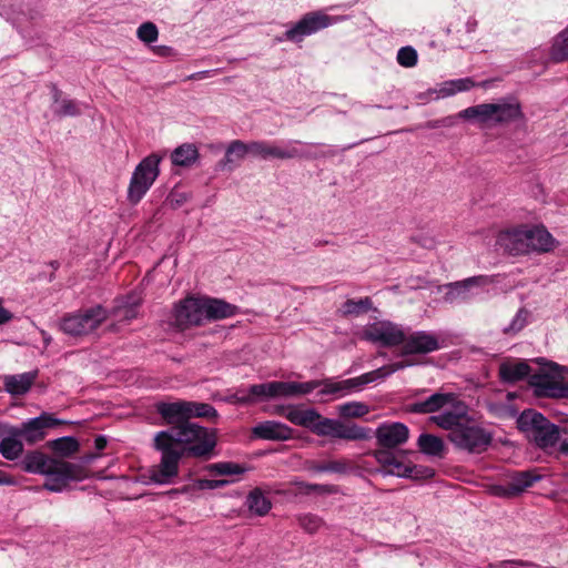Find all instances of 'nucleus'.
Masks as SVG:
<instances>
[{
	"instance_id": "obj_55",
	"label": "nucleus",
	"mask_w": 568,
	"mask_h": 568,
	"mask_svg": "<svg viewBox=\"0 0 568 568\" xmlns=\"http://www.w3.org/2000/svg\"><path fill=\"white\" fill-rule=\"evenodd\" d=\"M67 485L68 483L61 479H55L52 476H47L44 488L49 491L61 493L67 487Z\"/></svg>"
},
{
	"instance_id": "obj_60",
	"label": "nucleus",
	"mask_w": 568,
	"mask_h": 568,
	"mask_svg": "<svg viewBox=\"0 0 568 568\" xmlns=\"http://www.w3.org/2000/svg\"><path fill=\"white\" fill-rule=\"evenodd\" d=\"M477 29V21L474 18H468V20L465 23V30L467 33H473Z\"/></svg>"
},
{
	"instance_id": "obj_21",
	"label": "nucleus",
	"mask_w": 568,
	"mask_h": 568,
	"mask_svg": "<svg viewBox=\"0 0 568 568\" xmlns=\"http://www.w3.org/2000/svg\"><path fill=\"white\" fill-rule=\"evenodd\" d=\"M530 366L524 359L508 358L499 365V378L507 384H514L527 376L530 377Z\"/></svg>"
},
{
	"instance_id": "obj_30",
	"label": "nucleus",
	"mask_w": 568,
	"mask_h": 568,
	"mask_svg": "<svg viewBox=\"0 0 568 568\" xmlns=\"http://www.w3.org/2000/svg\"><path fill=\"white\" fill-rule=\"evenodd\" d=\"M37 376V372L7 375L4 376V389L14 396L24 395L31 388Z\"/></svg>"
},
{
	"instance_id": "obj_40",
	"label": "nucleus",
	"mask_w": 568,
	"mask_h": 568,
	"mask_svg": "<svg viewBox=\"0 0 568 568\" xmlns=\"http://www.w3.org/2000/svg\"><path fill=\"white\" fill-rule=\"evenodd\" d=\"M307 469L312 473L322 474V473H331V474H345L349 469V463L345 459L339 460H329V462H312Z\"/></svg>"
},
{
	"instance_id": "obj_43",
	"label": "nucleus",
	"mask_w": 568,
	"mask_h": 568,
	"mask_svg": "<svg viewBox=\"0 0 568 568\" xmlns=\"http://www.w3.org/2000/svg\"><path fill=\"white\" fill-rule=\"evenodd\" d=\"M550 58L555 62H561L568 59V28L555 38Z\"/></svg>"
},
{
	"instance_id": "obj_31",
	"label": "nucleus",
	"mask_w": 568,
	"mask_h": 568,
	"mask_svg": "<svg viewBox=\"0 0 568 568\" xmlns=\"http://www.w3.org/2000/svg\"><path fill=\"white\" fill-rule=\"evenodd\" d=\"M475 82L470 78H463L456 80H448L440 83L437 88L430 89L428 94L434 95V99H442L452 97L458 92L470 90Z\"/></svg>"
},
{
	"instance_id": "obj_29",
	"label": "nucleus",
	"mask_w": 568,
	"mask_h": 568,
	"mask_svg": "<svg viewBox=\"0 0 568 568\" xmlns=\"http://www.w3.org/2000/svg\"><path fill=\"white\" fill-rule=\"evenodd\" d=\"M246 155H251V142L245 143L241 140H234L227 145L224 159L220 162V165L232 171L240 165Z\"/></svg>"
},
{
	"instance_id": "obj_7",
	"label": "nucleus",
	"mask_w": 568,
	"mask_h": 568,
	"mask_svg": "<svg viewBox=\"0 0 568 568\" xmlns=\"http://www.w3.org/2000/svg\"><path fill=\"white\" fill-rule=\"evenodd\" d=\"M154 448L161 453L160 463L149 468L144 477L146 484L170 485L179 475L180 462L183 458L181 450L173 448L158 434L154 436Z\"/></svg>"
},
{
	"instance_id": "obj_46",
	"label": "nucleus",
	"mask_w": 568,
	"mask_h": 568,
	"mask_svg": "<svg viewBox=\"0 0 568 568\" xmlns=\"http://www.w3.org/2000/svg\"><path fill=\"white\" fill-rule=\"evenodd\" d=\"M338 413L342 417H362L368 413L367 405L359 402H349L338 406Z\"/></svg>"
},
{
	"instance_id": "obj_27",
	"label": "nucleus",
	"mask_w": 568,
	"mask_h": 568,
	"mask_svg": "<svg viewBox=\"0 0 568 568\" xmlns=\"http://www.w3.org/2000/svg\"><path fill=\"white\" fill-rule=\"evenodd\" d=\"M321 382H274L275 397H295L307 395L318 388Z\"/></svg>"
},
{
	"instance_id": "obj_8",
	"label": "nucleus",
	"mask_w": 568,
	"mask_h": 568,
	"mask_svg": "<svg viewBox=\"0 0 568 568\" xmlns=\"http://www.w3.org/2000/svg\"><path fill=\"white\" fill-rule=\"evenodd\" d=\"M518 424L528 434L529 438L546 452L555 448L559 442V427L538 412L532 409L523 412L518 418Z\"/></svg>"
},
{
	"instance_id": "obj_42",
	"label": "nucleus",
	"mask_w": 568,
	"mask_h": 568,
	"mask_svg": "<svg viewBox=\"0 0 568 568\" xmlns=\"http://www.w3.org/2000/svg\"><path fill=\"white\" fill-rule=\"evenodd\" d=\"M372 300L364 297L359 300H347L339 307V312L344 316H358L367 313L372 308Z\"/></svg>"
},
{
	"instance_id": "obj_23",
	"label": "nucleus",
	"mask_w": 568,
	"mask_h": 568,
	"mask_svg": "<svg viewBox=\"0 0 568 568\" xmlns=\"http://www.w3.org/2000/svg\"><path fill=\"white\" fill-rule=\"evenodd\" d=\"M454 400V394L434 393L424 400H418L409 405V412L416 414H429L448 408L449 403Z\"/></svg>"
},
{
	"instance_id": "obj_16",
	"label": "nucleus",
	"mask_w": 568,
	"mask_h": 568,
	"mask_svg": "<svg viewBox=\"0 0 568 568\" xmlns=\"http://www.w3.org/2000/svg\"><path fill=\"white\" fill-rule=\"evenodd\" d=\"M489 283L487 276H473L464 281L449 283L446 287L445 301L449 303H463L473 300L484 293V286Z\"/></svg>"
},
{
	"instance_id": "obj_63",
	"label": "nucleus",
	"mask_w": 568,
	"mask_h": 568,
	"mask_svg": "<svg viewBox=\"0 0 568 568\" xmlns=\"http://www.w3.org/2000/svg\"><path fill=\"white\" fill-rule=\"evenodd\" d=\"M41 336L45 345L51 343L52 337L45 331H41Z\"/></svg>"
},
{
	"instance_id": "obj_22",
	"label": "nucleus",
	"mask_w": 568,
	"mask_h": 568,
	"mask_svg": "<svg viewBox=\"0 0 568 568\" xmlns=\"http://www.w3.org/2000/svg\"><path fill=\"white\" fill-rule=\"evenodd\" d=\"M253 434L257 438H262V439L286 440L292 437L293 429L283 423L275 422V420H266V422L257 424L253 428Z\"/></svg>"
},
{
	"instance_id": "obj_50",
	"label": "nucleus",
	"mask_w": 568,
	"mask_h": 568,
	"mask_svg": "<svg viewBox=\"0 0 568 568\" xmlns=\"http://www.w3.org/2000/svg\"><path fill=\"white\" fill-rule=\"evenodd\" d=\"M136 36L141 41L152 43L158 40L159 31L154 23L144 22L138 28Z\"/></svg>"
},
{
	"instance_id": "obj_52",
	"label": "nucleus",
	"mask_w": 568,
	"mask_h": 568,
	"mask_svg": "<svg viewBox=\"0 0 568 568\" xmlns=\"http://www.w3.org/2000/svg\"><path fill=\"white\" fill-rule=\"evenodd\" d=\"M227 484L226 480L222 479H197L194 481L195 490H209L223 487Z\"/></svg>"
},
{
	"instance_id": "obj_5",
	"label": "nucleus",
	"mask_w": 568,
	"mask_h": 568,
	"mask_svg": "<svg viewBox=\"0 0 568 568\" xmlns=\"http://www.w3.org/2000/svg\"><path fill=\"white\" fill-rule=\"evenodd\" d=\"M314 143H305L300 140H287L282 142L272 141H252L251 156L268 160H291V159H316L318 156H333L337 151L329 148L327 151L316 153L311 150Z\"/></svg>"
},
{
	"instance_id": "obj_49",
	"label": "nucleus",
	"mask_w": 568,
	"mask_h": 568,
	"mask_svg": "<svg viewBox=\"0 0 568 568\" xmlns=\"http://www.w3.org/2000/svg\"><path fill=\"white\" fill-rule=\"evenodd\" d=\"M211 470L217 475L227 476V475H240L244 473V468L232 462H221L211 465Z\"/></svg>"
},
{
	"instance_id": "obj_56",
	"label": "nucleus",
	"mask_w": 568,
	"mask_h": 568,
	"mask_svg": "<svg viewBox=\"0 0 568 568\" xmlns=\"http://www.w3.org/2000/svg\"><path fill=\"white\" fill-rule=\"evenodd\" d=\"M530 562H525L520 560H504L497 565H490V568H526L531 567Z\"/></svg>"
},
{
	"instance_id": "obj_6",
	"label": "nucleus",
	"mask_w": 568,
	"mask_h": 568,
	"mask_svg": "<svg viewBox=\"0 0 568 568\" xmlns=\"http://www.w3.org/2000/svg\"><path fill=\"white\" fill-rule=\"evenodd\" d=\"M155 409L166 424L175 426L190 423L191 418L215 419L217 417V412L212 405L199 402H160L155 405Z\"/></svg>"
},
{
	"instance_id": "obj_48",
	"label": "nucleus",
	"mask_w": 568,
	"mask_h": 568,
	"mask_svg": "<svg viewBox=\"0 0 568 568\" xmlns=\"http://www.w3.org/2000/svg\"><path fill=\"white\" fill-rule=\"evenodd\" d=\"M396 60L404 68H413L417 64L418 54L413 47L406 45L397 51Z\"/></svg>"
},
{
	"instance_id": "obj_9",
	"label": "nucleus",
	"mask_w": 568,
	"mask_h": 568,
	"mask_svg": "<svg viewBox=\"0 0 568 568\" xmlns=\"http://www.w3.org/2000/svg\"><path fill=\"white\" fill-rule=\"evenodd\" d=\"M163 156L151 153L134 169L128 187V201L138 204L151 189L160 174V163Z\"/></svg>"
},
{
	"instance_id": "obj_18",
	"label": "nucleus",
	"mask_w": 568,
	"mask_h": 568,
	"mask_svg": "<svg viewBox=\"0 0 568 568\" xmlns=\"http://www.w3.org/2000/svg\"><path fill=\"white\" fill-rule=\"evenodd\" d=\"M444 341L440 339L435 333L427 331H417L408 336L402 343L403 354H429L443 347Z\"/></svg>"
},
{
	"instance_id": "obj_35",
	"label": "nucleus",
	"mask_w": 568,
	"mask_h": 568,
	"mask_svg": "<svg viewBox=\"0 0 568 568\" xmlns=\"http://www.w3.org/2000/svg\"><path fill=\"white\" fill-rule=\"evenodd\" d=\"M199 158L197 148L192 143H184L171 153V161L176 166H191Z\"/></svg>"
},
{
	"instance_id": "obj_1",
	"label": "nucleus",
	"mask_w": 568,
	"mask_h": 568,
	"mask_svg": "<svg viewBox=\"0 0 568 568\" xmlns=\"http://www.w3.org/2000/svg\"><path fill=\"white\" fill-rule=\"evenodd\" d=\"M292 424L308 428L317 436H329L346 440H364L371 437L369 429L339 419L322 417L314 408L302 409L297 406L278 408Z\"/></svg>"
},
{
	"instance_id": "obj_26",
	"label": "nucleus",
	"mask_w": 568,
	"mask_h": 568,
	"mask_svg": "<svg viewBox=\"0 0 568 568\" xmlns=\"http://www.w3.org/2000/svg\"><path fill=\"white\" fill-rule=\"evenodd\" d=\"M493 104L495 126L518 120L523 115L520 104L514 99H501Z\"/></svg>"
},
{
	"instance_id": "obj_61",
	"label": "nucleus",
	"mask_w": 568,
	"mask_h": 568,
	"mask_svg": "<svg viewBox=\"0 0 568 568\" xmlns=\"http://www.w3.org/2000/svg\"><path fill=\"white\" fill-rule=\"evenodd\" d=\"M106 438L104 436H98L94 440L95 448L98 450H102L106 446Z\"/></svg>"
},
{
	"instance_id": "obj_28",
	"label": "nucleus",
	"mask_w": 568,
	"mask_h": 568,
	"mask_svg": "<svg viewBox=\"0 0 568 568\" xmlns=\"http://www.w3.org/2000/svg\"><path fill=\"white\" fill-rule=\"evenodd\" d=\"M204 316L206 321H216L236 314L237 307L223 300L203 297Z\"/></svg>"
},
{
	"instance_id": "obj_12",
	"label": "nucleus",
	"mask_w": 568,
	"mask_h": 568,
	"mask_svg": "<svg viewBox=\"0 0 568 568\" xmlns=\"http://www.w3.org/2000/svg\"><path fill=\"white\" fill-rule=\"evenodd\" d=\"M566 368L558 364H549V373L532 374L529 377V385L538 397L568 398V383H561L554 378L560 376Z\"/></svg>"
},
{
	"instance_id": "obj_54",
	"label": "nucleus",
	"mask_w": 568,
	"mask_h": 568,
	"mask_svg": "<svg viewBox=\"0 0 568 568\" xmlns=\"http://www.w3.org/2000/svg\"><path fill=\"white\" fill-rule=\"evenodd\" d=\"M320 382H321V385L318 387L322 386V388L317 395H320V396L335 395L338 397L337 382H334L332 379H324V381H320Z\"/></svg>"
},
{
	"instance_id": "obj_38",
	"label": "nucleus",
	"mask_w": 568,
	"mask_h": 568,
	"mask_svg": "<svg viewBox=\"0 0 568 568\" xmlns=\"http://www.w3.org/2000/svg\"><path fill=\"white\" fill-rule=\"evenodd\" d=\"M419 450L434 457H440L444 454L445 445L442 438L432 434H422L417 439Z\"/></svg>"
},
{
	"instance_id": "obj_15",
	"label": "nucleus",
	"mask_w": 568,
	"mask_h": 568,
	"mask_svg": "<svg viewBox=\"0 0 568 568\" xmlns=\"http://www.w3.org/2000/svg\"><path fill=\"white\" fill-rule=\"evenodd\" d=\"M334 23V19L323 12L305 14L298 22L285 31L286 40L301 42L305 37L316 33Z\"/></svg>"
},
{
	"instance_id": "obj_36",
	"label": "nucleus",
	"mask_w": 568,
	"mask_h": 568,
	"mask_svg": "<svg viewBox=\"0 0 568 568\" xmlns=\"http://www.w3.org/2000/svg\"><path fill=\"white\" fill-rule=\"evenodd\" d=\"M52 459L40 452H32L24 456L22 462L23 469L32 474L45 475L48 473Z\"/></svg>"
},
{
	"instance_id": "obj_45",
	"label": "nucleus",
	"mask_w": 568,
	"mask_h": 568,
	"mask_svg": "<svg viewBox=\"0 0 568 568\" xmlns=\"http://www.w3.org/2000/svg\"><path fill=\"white\" fill-rule=\"evenodd\" d=\"M296 519L300 527L308 534L316 532L324 525V520L315 514H302Z\"/></svg>"
},
{
	"instance_id": "obj_51",
	"label": "nucleus",
	"mask_w": 568,
	"mask_h": 568,
	"mask_svg": "<svg viewBox=\"0 0 568 568\" xmlns=\"http://www.w3.org/2000/svg\"><path fill=\"white\" fill-rule=\"evenodd\" d=\"M527 318H528V312L524 308L519 310L516 313V315L513 318L509 326L504 328V332L508 334V333H517V332L521 331L527 324Z\"/></svg>"
},
{
	"instance_id": "obj_19",
	"label": "nucleus",
	"mask_w": 568,
	"mask_h": 568,
	"mask_svg": "<svg viewBox=\"0 0 568 568\" xmlns=\"http://www.w3.org/2000/svg\"><path fill=\"white\" fill-rule=\"evenodd\" d=\"M429 419L438 427L453 433L468 419L466 406L462 402L456 400L454 396V400L449 403L448 408H443L439 414L430 416Z\"/></svg>"
},
{
	"instance_id": "obj_44",
	"label": "nucleus",
	"mask_w": 568,
	"mask_h": 568,
	"mask_svg": "<svg viewBox=\"0 0 568 568\" xmlns=\"http://www.w3.org/2000/svg\"><path fill=\"white\" fill-rule=\"evenodd\" d=\"M51 447L62 456H70L79 449V444L73 437H62L53 440Z\"/></svg>"
},
{
	"instance_id": "obj_64",
	"label": "nucleus",
	"mask_w": 568,
	"mask_h": 568,
	"mask_svg": "<svg viewBox=\"0 0 568 568\" xmlns=\"http://www.w3.org/2000/svg\"><path fill=\"white\" fill-rule=\"evenodd\" d=\"M560 452L568 455V440H564L559 447Z\"/></svg>"
},
{
	"instance_id": "obj_14",
	"label": "nucleus",
	"mask_w": 568,
	"mask_h": 568,
	"mask_svg": "<svg viewBox=\"0 0 568 568\" xmlns=\"http://www.w3.org/2000/svg\"><path fill=\"white\" fill-rule=\"evenodd\" d=\"M363 338L385 347L400 345L405 339L403 328L389 321H376L365 326Z\"/></svg>"
},
{
	"instance_id": "obj_25",
	"label": "nucleus",
	"mask_w": 568,
	"mask_h": 568,
	"mask_svg": "<svg viewBox=\"0 0 568 568\" xmlns=\"http://www.w3.org/2000/svg\"><path fill=\"white\" fill-rule=\"evenodd\" d=\"M48 470L49 471L45 473V476H52L55 479H61L65 483L73 480L78 481L83 478L82 466L63 460L52 459Z\"/></svg>"
},
{
	"instance_id": "obj_11",
	"label": "nucleus",
	"mask_w": 568,
	"mask_h": 568,
	"mask_svg": "<svg viewBox=\"0 0 568 568\" xmlns=\"http://www.w3.org/2000/svg\"><path fill=\"white\" fill-rule=\"evenodd\" d=\"M108 317L102 306H94L84 311L65 314L59 324V328L70 336H82L92 333Z\"/></svg>"
},
{
	"instance_id": "obj_32",
	"label": "nucleus",
	"mask_w": 568,
	"mask_h": 568,
	"mask_svg": "<svg viewBox=\"0 0 568 568\" xmlns=\"http://www.w3.org/2000/svg\"><path fill=\"white\" fill-rule=\"evenodd\" d=\"M275 397L274 382L254 384L247 389V393L239 392L237 400L240 403L248 404L255 399H271Z\"/></svg>"
},
{
	"instance_id": "obj_62",
	"label": "nucleus",
	"mask_w": 568,
	"mask_h": 568,
	"mask_svg": "<svg viewBox=\"0 0 568 568\" xmlns=\"http://www.w3.org/2000/svg\"><path fill=\"white\" fill-rule=\"evenodd\" d=\"M12 428H16V426H8V425H4V424H1L0 423V438H4L6 436L9 435V432L12 429Z\"/></svg>"
},
{
	"instance_id": "obj_53",
	"label": "nucleus",
	"mask_w": 568,
	"mask_h": 568,
	"mask_svg": "<svg viewBox=\"0 0 568 568\" xmlns=\"http://www.w3.org/2000/svg\"><path fill=\"white\" fill-rule=\"evenodd\" d=\"M190 200V194L186 192H172L168 199L171 207L178 209Z\"/></svg>"
},
{
	"instance_id": "obj_57",
	"label": "nucleus",
	"mask_w": 568,
	"mask_h": 568,
	"mask_svg": "<svg viewBox=\"0 0 568 568\" xmlns=\"http://www.w3.org/2000/svg\"><path fill=\"white\" fill-rule=\"evenodd\" d=\"M493 494L498 497H514V494H510V487L508 483L504 485H497L493 487Z\"/></svg>"
},
{
	"instance_id": "obj_37",
	"label": "nucleus",
	"mask_w": 568,
	"mask_h": 568,
	"mask_svg": "<svg viewBox=\"0 0 568 568\" xmlns=\"http://www.w3.org/2000/svg\"><path fill=\"white\" fill-rule=\"evenodd\" d=\"M541 477L531 471H517L514 473L507 481L510 487V494L515 496L521 494L528 487H531Z\"/></svg>"
},
{
	"instance_id": "obj_13",
	"label": "nucleus",
	"mask_w": 568,
	"mask_h": 568,
	"mask_svg": "<svg viewBox=\"0 0 568 568\" xmlns=\"http://www.w3.org/2000/svg\"><path fill=\"white\" fill-rule=\"evenodd\" d=\"M412 363L407 361L395 362L385 366H382L375 371L365 373L358 377L348 378L337 382L338 397L348 395L353 392L361 390L364 386L388 377L397 371L404 369L410 366Z\"/></svg>"
},
{
	"instance_id": "obj_10",
	"label": "nucleus",
	"mask_w": 568,
	"mask_h": 568,
	"mask_svg": "<svg viewBox=\"0 0 568 568\" xmlns=\"http://www.w3.org/2000/svg\"><path fill=\"white\" fill-rule=\"evenodd\" d=\"M448 438L460 450L481 454L490 446L493 434L476 422L467 419L463 426L449 433Z\"/></svg>"
},
{
	"instance_id": "obj_20",
	"label": "nucleus",
	"mask_w": 568,
	"mask_h": 568,
	"mask_svg": "<svg viewBox=\"0 0 568 568\" xmlns=\"http://www.w3.org/2000/svg\"><path fill=\"white\" fill-rule=\"evenodd\" d=\"M53 420L48 416H40L29 419L20 427H16L20 439H24L28 444H34L44 438V429L52 426Z\"/></svg>"
},
{
	"instance_id": "obj_34",
	"label": "nucleus",
	"mask_w": 568,
	"mask_h": 568,
	"mask_svg": "<svg viewBox=\"0 0 568 568\" xmlns=\"http://www.w3.org/2000/svg\"><path fill=\"white\" fill-rule=\"evenodd\" d=\"M23 453V444L18 436L16 428L9 432V435L0 442V454L8 460H16Z\"/></svg>"
},
{
	"instance_id": "obj_58",
	"label": "nucleus",
	"mask_w": 568,
	"mask_h": 568,
	"mask_svg": "<svg viewBox=\"0 0 568 568\" xmlns=\"http://www.w3.org/2000/svg\"><path fill=\"white\" fill-rule=\"evenodd\" d=\"M195 491L194 483L191 485H185L181 488H174L168 491V495L175 496L179 494H193Z\"/></svg>"
},
{
	"instance_id": "obj_59",
	"label": "nucleus",
	"mask_w": 568,
	"mask_h": 568,
	"mask_svg": "<svg viewBox=\"0 0 568 568\" xmlns=\"http://www.w3.org/2000/svg\"><path fill=\"white\" fill-rule=\"evenodd\" d=\"M13 318V314L3 307L2 301L0 300V326L10 322Z\"/></svg>"
},
{
	"instance_id": "obj_17",
	"label": "nucleus",
	"mask_w": 568,
	"mask_h": 568,
	"mask_svg": "<svg viewBox=\"0 0 568 568\" xmlns=\"http://www.w3.org/2000/svg\"><path fill=\"white\" fill-rule=\"evenodd\" d=\"M205 322L203 297L189 296L174 307V323L180 329L199 326Z\"/></svg>"
},
{
	"instance_id": "obj_4",
	"label": "nucleus",
	"mask_w": 568,
	"mask_h": 568,
	"mask_svg": "<svg viewBox=\"0 0 568 568\" xmlns=\"http://www.w3.org/2000/svg\"><path fill=\"white\" fill-rule=\"evenodd\" d=\"M499 244L513 255L529 252L547 253L556 246V240L544 225H521L499 234Z\"/></svg>"
},
{
	"instance_id": "obj_3",
	"label": "nucleus",
	"mask_w": 568,
	"mask_h": 568,
	"mask_svg": "<svg viewBox=\"0 0 568 568\" xmlns=\"http://www.w3.org/2000/svg\"><path fill=\"white\" fill-rule=\"evenodd\" d=\"M156 434L173 448L181 450L182 456L206 457L216 446L215 432L196 423L173 426Z\"/></svg>"
},
{
	"instance_id": "obj_39",
	"label": "nucleus",
	"mask_w": 568,
	"mask_h": 568,
	"mask_svg": "<svg viewBox=\"0 0 568 568\" xmlns=\"http://www.w3.org/2000/svg\"><path fill=\"white\" fill-rule=\"evenodd\" d=\"M246 505L252 513L258 516L266 515L272 508V503L260 488L250 491Z\"/></svg>"
},
{
	"instance_id": "obj_24",
	"label": "nucleus",
	"mask_w": 568,
	"mask_h": 568,
	"mask_svg": "<svg viewBox=\"0 0 568 568\" xmlns=\"http://www.w3.org/2000/svg\"><path fill=\"white\" fill-rule=\"evenodd\" d=\"M494 104L481 103L466 108L458 113V118L476 122L480 128H494Z\"/></svg>"
},
{
	"instance_id": "obj_41",
	"label": "nucleus",
	"mask_w": 568,
	"mask_h": 568,
	"mask_svg": "<svg viewBox=\"0 0 568 568\" xmlns=\"http://www.w3.org/2000/svg\"><path fill=\"white\" fill-rule=\"evenodd\" d=\"M140 301L141 298L138 295L126 296L125 300L116 306L115 316H118L121 321L128 322L135 318L138 315V306Z\"/></svg>"
},
{
	"instance_id": "obj_2",
	"label": "nucleus",
	"mask_w": 568,
	"mask_h": 568,
	"mask_svg": "<svg viewBox=\"0 0 568 568\" xmlns=\"http://www.w3.org/2000/svg\"><path fill=\"white\" fill-rule=\"evenodd\" d=\"M375 436L382 448L374 452V457L381 466L382 474L404 478H413L417 475L416 466L405 464L398 453L393 450L408 440L409 429L405 424L383 423L377 427Z\"/></svg>"
},
{
	"instance_id": "obj_33",
	"label": "nucleus",
	"mask_w": 568,
	"mask_h": 568,
	"mask_svg": "<svg viewBox=\"0 0 568 568\" xmlns=\"http://www.w3.org/2000/svg\"><path fill=\"white\" fill-rule=\"evenodd\" d=\"M53 113L58 116H75L81 113L80 103L71 99H61V91L52 85Z\"/></svg>"
},
{
	"instance_id": "obj_47",
	"label": "nucleus",
	"mask_w": 568,
	"mask_h": 568,
	"mask_svg": "<svg viewBox=\"0 0 568 568\" xmlns=\"http://www.w3.org/2000/svg\"><path fill=\"white\" fill-rule=\"evenodd\" d=\"M301 491L310 495L316 493L318 495H333L338 491L337 486L327 484H310V483H297L296 484Z\"/></svg>"
}]
</instances>
